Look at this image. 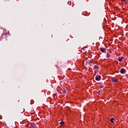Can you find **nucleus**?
Returning <instances> with one entry per match:
<instances>
[{
    "mask_svg": "<svg viewBox=\"0 0 128 128\" xmlns=\"http://www.w3.org/2000/svg\"><path fill=\"white\" fill-rule=\"evenodd\" d=\"M114 118H111L110 120V122H112V124H114Z\"/></svg>",
    "mask_w": 128,
    "mask_h": 128,
    "instance_id": "obj_6",
    "label": "nucleus"
},
{
    "mask_svg": "<svg viewBox=\"0 0 128 128\" xmlns=\"http://www.w3.org/2000/svg\"><path fill=\"white\" fill-rule=\"evenodd\" d=\"M88 48V46H85L84 48H82V50H84V48Z\"/></svg>",
    "mask_w": 128,
    "mask_h": 128,
    "instance_id": "obj_9",
    "label": "nucleus"
},
{
    "mask_svg": "<svg viewBox=\"0 0 128 128\" xmlns=\"http://www.w3.org/2000/svg\"><path fill=\"white\" fill-rule=\"evenodd\" d=\"M124 72H126V70L124 68H122L121 70H120V73L121 74H124Z\"/></svg>",
    "mask_w": 128,
    "mask_h": 128,
    "instance_id": "obj_4",
    "label": "nucleus"
},
{
    "mask_svg": "<svg viewBox=\"0 0 128 128\" xmlns=\"http://www.w3.org/2000/svg\"><path fill=\"white\" fill-rule=\"evenodd\" d=\"M122 60H124V57H122V56L118 58L119 62H122Z\"/></svg>",
    "mask_w": 128,
    "mask_h": 128,
    "instance_id": "obj_7",
    "label": "nucleus"
},
{
    "mask_svg": "<svg viewBox=\"0 0 128 128\" xmlns=\"http://www.w3.org/2000/svg\"><path fill=\"white\" fill-rule=\"evenodd\" d=\"M118 80L116 78H112V82H118Z\"/></svg>",
    "mask_w": 128,
    "mask_h": 128,
    "instance_id": "obj_1",
    "label": "nucleus"
},
{
    "mask_svg": "<svg viewBox=\"0 0 128 128\" xmlns=\"http://www.w3.org/2000/svg\"><path fill=\"white\" fill-rule=\"evenodd\" d=\"M96 80H100V76H97L96 77Z\"/></svg>",
    "mask_w": 128,
    "mask_h": 128,
    "instance_id": "obj_2",
    "label": "nucleus"
},
{
    "mask_svg": "<svg viewBox=\"0 0 128 128\" xmlns=\"http://www.w3.org/2000/svg\"><path fill=\"white\" fill-rule=\"evenodd\" d=\"M31 127L30 128H34L36 126V124L34 122H32L30 124Z\"/></svg>",
    "mask_w": 128,
    "mask_h": 128,
    "instance_id": "obj_3",
    "label": "nucleus"
},
{
    "mask_svg": "<svg viewBox=\"0 0 128 128\" xmlns=\"http://www.w3.org/2000/svg\"><path fill=\"white\" fill-rule=\"evenodd\" d=\"M98 66H94V70H98Z\"/></svg>",
    "mask_w": 128,
    "mask_h": 128,
    "instance_id": "obj_10",
    "label": "nucleus"
},
{
    "mask_svg": "<svg viewBox=\"0 0 128 128\" xmlns=\"http://www.w3.org/2000/svg\"><path fill=\"white\" fill-rule=\"evenodd\" d=\"M101 88H104V86H101Z\"/></svg>",
    "mask_w": 128,
    "mask_h": 128,
    "instance_id": "obj_12",
    "label": "nucleus"
},
{
    "mask_svg": "<svg viewBox=\"0 0 128 128\" xmlns=\"http://www.w3.org/2000/svg\"><path fill=\"white\" fill-rule=\"evenodd\" d=\"M61 92L62 94H66V90H62Z\"/></svg>",
    "mask_w": 128,
    "mask_h": 128,
    "instance_id": "obj_8",
    "label": "nucleus"
},
{
    "mask_svg": "<svg viewBox=\"0 0 128 128\" xmlns=\"http://www.w3.org/2000/svg\"><path fill=\"white\" fill-rule=\"evenodd\" d=\"M100 50L102 52H106V48H100Z\"/></svg>",
    "mask_w": 128,
    "mask_h": 128,
    "instance_id": "obj_5",
    "label": "nucleus"
},
{
    "mask_svg": "<svg viewBox=\"0 0 128 128\" xmlns=\"http://www.w3.org/2000/svg\"><path fill=\"white\" fill-rule=\"evenodd\" d=\"M64 124V122L63 121L60 122V124Z\"/></svg>",
    "mask_w": 128,
    "mask_h": 128,
    "instance_id": "obj_11",
    "label": "nucleus"
}]
</instances>
